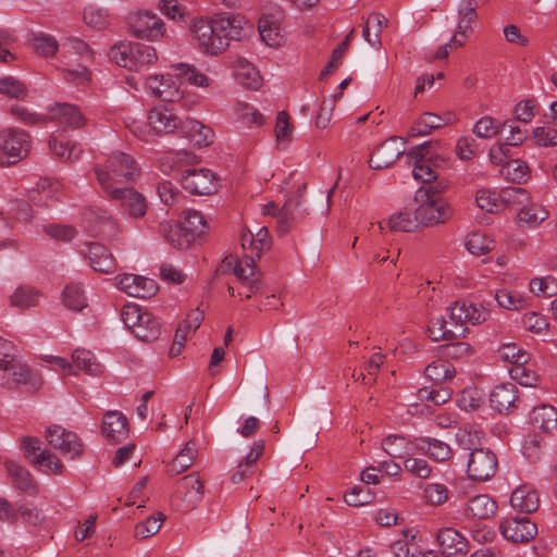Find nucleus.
I'll return each instance as SVG.
<instances>
[{"mask_svg": "<svg viewBox=\"0 0 557 557\" xmlns=\"http://www.w3.org/2000/svg\"><path fill=\"white\" fill-rule=\"evenodd\" d=\"M404 468L411 474L425 479L431 474V467L424 459L407 458L404 461Z\"/></svg>", "mask_w": 557, "mask_h": 557, "instance_id": "774afa93", "label": "nucleus"}, {"mask_svg": "<svg viewBox=\"0 0 557 557\" xmlns=\"http://www.w3.org/2000/svg\"><path fill=\"white\" fill-rule=\"evenodd\" d=\"M499 199L506 205H522L529 200L527 189L519 186H508L500 189Z\"/></svg>", "mask_w": 557, "mask_h": 557, "instance_id": "13d9d810", "label": "nucleus"}, {"mask_svg": "<svg viewBox=\"0 0 557 557\" xmlns=\"http://www.w3.org/2000/svg\"><path fill=\"white\" fill-rule=\"evenodd\" d=\"M258 30L261 39L270 47H277L281 44L280 26L268 17L259 20Z\"/></svg>", "mask_w": 557, "mask_h": 557, "instance_id": "c03bdc74", "label": "nucleus"}, {"mask_svg": "<svg viewBox=\"0 0 557 557\" xmlns=\"http://www.w3.org/2000/svg\"><path fill=\"white\" fill-rule=\"evenodd\" d=\"M90 267L101 273H113L116 269L115 259L110 250L100 243H91L86 250Z\"/></svg>", "mask_w": 557, "mask_h": 557, "instance_id": "4be33fe9", "label": "nucleus"}, {"mask_svg": "<svg viewBox=\"0 0 557 557\" xmlns=\"http://www.w3.org/2000/svg\"><path fill=\"white\" fill-rule=\"evenodd\" d=\"M30 150V136L18 128L0 132V166H9L25 159Z\"/></svg>", "mask_w": 557, "mask_h": 557, "instance_id": "39448f33", "label": "nucleus"}, {"mask_svg": "<svg viewBox=\"0 0 557 557\" xmlns=\"http://www.w3.org/2000/svg\"><path fill=\"white\" fill-rule=\"evenodd\" d=\"M405 153V141L401 137L392 136L379 145L369 159V165L373 170H383L396 162Z\"/></svg>", "mask_w": 557, "mask_h": 557, "instance_id": "f8f14e48", "label": "nucleus"}, {"mask_svg": "<svg viewBox=\"0 0 557 557\" xmlns=\"http://www.w3.org/2000/svg\"><path fill=\"white\" fill-rule=\"evenodd\" d=\"M416 447L436 461H445L451 456L450 447L436 438L418 437L416 438Z\"/></svg>", "mask_w": 557, "mask_h": 557, "instance_id": "c756f323", "label": "nucleus"}, {"mask_svg": "<svg viewBox=\"0 0 557 557\" xmlns=\"http://www.w3.org/2000/svg\"><path fill=\"white\" fill-rule=\"evenodd\" d=\"M146 86L151 94L165 102H180L182 99L181 91L172 79L171 75L164 77L163 75L149 76L146 79Z\"/></svg>", "mask_w": 557, "mask_h": 557, "instance_id": "412c9836", "label": "nucleus"}, {"mask_svg": "<svg viewBox=\"0 0 557 557\" xmlns=\"http://www.w3.org/2000/svg\"><path fill=\"white\" fill-rule=\"evenodd\" d=\"M525 363H519L510 369L511 377L522 386H534L537 376L535 373L524 367Z\"/></svg>", "mask_w": 557, "mask_h": 557, "instance_id": "338daca9", "label": "nucleus"}, {"mask_svg": "<svg viewBox=\"0 0 557 557\" xmlns=\"http://www.w3.org/2000/svg\"><path fill=\"white\" fill-rule=\"evenodd\" d=\"M205 486L195 473L182 478L175 487L172 504L182 512L194 510L203 498Z\"/></svg>", "mask_w": 557, "mask_h": 557, "instance_id": "6e6552de", "label": "nucleus"}, {"mask_svg": "<svg viewBox=\"0 0 557 557\" xmlns=\"http://www.w3.org/2000/svg\"><path fill=\"white\" fill-rule=\"evenodd\" d=\"M72 358L75 367L89 375H98L101 372L100 363L96 361V357L89 350L76 349Z\"/></svg>", "mask_w": 557, "mask_h": 557, "instance_id": "4c0bfd02", "label": "nucleus"}, {"mask_svg": "<svg viewBox=\"0 0 557 557\" xmlns=\"http://www.w3.org/2000/svg\"><path fill=\"white\" fill-rule=\"evenodd\" d=\"M159 233L163 236V238L175 249L186 250L190 246H180L178 243H183L185 232L183 227L178 225H173L168 221H163L159 224Z\"/></svg>", "mask_w": 557, "mask_h": 557, "instance_id": "49530a36", "label": "nucleus"}, {"mask_svg": "<svg viewBox=\"0 0 557 557\" xmlns=\"http://www.w3.org/2000/svg\"><path fill=\"white\" fill-rule=\"evenodd\" d=\"M388 225L395 232H412L419 224L416 215L411 218L409 212L400 211L389 218Z\"/></svg>", "mask_w": 557, "mask_h": 557, "instance_id": "6e6d98bb", "label": "nucleus"}, {"mask_svg": "<svg viewBox=\"0 0 557 557\" xmlns=\"http://www.w3.org/2000/svg\"><path fill=\"white\" fill-rule=\"evenodd\" d=\"M174 110V108L161 106L153 108L149 112L148 122L149 125L156 131V133L172 134L176 129H181L183 120L176 115Z\"/></svg>", "mask_w": 557, "mask_h": 557, "instance_id": "6ab92c4d", "label": "nucleus"}, {"mask_svg": "<svg viewBox=\"0 0 557 557\" xmlns=\"http://www.w3.org/2000/svg\"><path fill=\"white\" fill-rule=\"evenodd\" d=\"M0 94L10 98L24 99L27 96V88L15 77L5 76L0 78Z\"/></svg>", "mask_w": 557, "mask_h": 557, "instance_id": "603ef678", "label": "nucleus"}, {"mask_svg": "<svg viewBox=\"0 0 557 557\" xmlns=\"http://www.w3.org/2000/svg\"><path fill=\"white\" fill-rule=\"evenodd\" d=\"M240 242L244 250L243 261L245 262V265L250 268V274H253V264L261 258L257 257L255 253V250L259 249V244L250 231L243 232Z\"/></svg>", "mask_w": 557, "mask_h": 557, "instance_id": "09e8293b", "label": "nucleus"}, {"mask_svg": "<svg viewBox=\"0 0 557 557\" xmlns=\"http://www.w3.org/2000/svg\"><path fill=\"white\" fill-rule=\"evenodd\" d=\"M129 29L139 39L154 41L164 34V24L157 15L150 12H138L129 17Z\"/></svg>", "mask_w": 557, "mask_h": 557, "instance_id": "9b49d317", "label": "nucleus"}, {"mask_svg": "<svg viewBox=\"0 0 557 557\" xmlns=\"http://www.w3.org/2000/svg\"><path fill=\"white\" fill-rule=\"evenodd\" d=\"M133 334L143 342H154L161 334V324L154 315L145 311L140 323L133 329Z\"/></svg>", "mask_w": 557, "mask_h": 557, "instance_id": "2f4dec72", "label": "nucleus"}, {"mask_svg": "<svg viewBox=\"0 0 557 557\" xmlns=\"http://www.w3.org/2000/svg\"><path fill=\"white\" fill-rule=\"evenodd\" d=\"M178 226L185 232L183 243H178L180 246H191L208 228L203 215L196 210L185 211Z\"/></svg>", "mask_w": 557, "mask_h": 557, "instance_id": "aec40b11", "label": "nucleus"}, {"mask_svg": "<svg viewBox=\"0 0 557 557\" xmlns=\"http://www.w3.org/2000/svg\"><path fill=\"white\" fill-rule=\"evenodd\" d=\"M436 160L433 157H430L428 160H413V177L429 186L436 185L438 182H445L444 180H438L435 171L437 166Z\"/></svg>", "mask_w": 557, "mask_h": 557, "instance_id": "72a5a7b5", "label": "nucleus"}, {"mask_svg": "<svg viewBox=\"0 0 557 557\" xmlns=\"http://www.w3.org/2000/svg\"><path fill=\"white\" fill-rule=\"evenodd\" d=\"M5 468L12 479L14 486L18 491L29 495L38 494V484L26 468L13 460H8L5 462Z\"/></svg>", "mask_w": 557, "mask_h": 557, "instance_id": "b1692460", "label": "nucleus"}, {"mask_svg": "<svg viewBox=\"0 0 557 557\" xmlns=\"http://www.w3.org/2000/svg\"><path fill=\"white\" fill-rule=\"evenodd\" d=\"M503 171L508 181L521 184L529 178V166L518 159L506 161Z\"/></svg>", "mask_w": 557, "mask_h": 557, "instance_id": "8fccbe9b", "label": "nucleus"}, {"mask_svg": "<svg viewBox=\"0 0 557 557\" xmlns=\"http://www.w3.org/2000/svg\"><path fill=\"white\" fill-rule=\"evenodd\" d=\"M495 299L502 308L508 310H519L524 306V299L521 296L506 289L498 290Z\"/></svg>", "mask_w": 557, "mask_h": 557, "instance_id": "052dcab7", "label": "nucleus"}, {"mask_svg": "<svg viewBox=\"0 0 557 557\" xmlns=\"http://www.w3.org/2000/svg\"><path fill=\"white\" fill-rule=\"evenodd\" d=\"M119 286L128 296L143 299L151 298L159 290L154 280L136 274H124L119 281Z\"/></svg>", "mask_w": 557, "mask_h": 557, "instance_id": "f3484780", "label": "nucleus"}, {"mask_svg": "<svg viewBox=\"0 0 557 557\" xmlns=\"http://www.w3.org/2000/svg\"><path fill=\"white\" fill-rule=\"evenodd\" d=\"M530 423L544 433L557 429V409L550 405H540L532 409Z\"/></svg>", "mask_w": 557, "mask_h": 557, "instance_id": "bb28decb", "label": "nucleus"}, {"mask_svg": "<svg viewBox=\"0 0 557 557\" xmlns=\"http://www.w3.org/2000/svg\"><path fill=\"white\" fill-rule=\"evenodd\" d=\"M548 212L539 205L525 206L518 213L519 223H524L528 226L534 227L541 222L546 220Z\"/></svg>", "mask_w": 557, "mask_h": 557, "instance_id": "de8ad7c7", "label": "nucleus"}, {"mask_svg": "<svg viewBox=\"0 0 557 557\" xmlns=\"http://www.w3.org/2000/svg\"><path fill=\"white\" fill-rule=\"evenodd\" d=\"M165 520V516L158 511L154 516L147 518L144 522L135 527V536L147 539L157 534L161 528V523Z\"/></svg>", "mask_w": 557, "mask_h": 557, "instance_id": "3c124183", "label": "nucleus"}, {"mask_svg": "<svg viewBox=\"0 0 557 557\" xmlns=\"http://www.w3.org/2000/svg\"><path fill=\"white\" fill-rule=\"evenodd\" d=\"M181 132L198 148L207 147L213 143V131L199 121L184 120L181 124Z\"/></svg>", "mask_w": 557, "mask_h": 557, "instance_id": "5701e85b", "label": "nucleus"}, {"mask_svg": "<svg viewBox=\"0 0 557 557\" xmlns=\"http://www.w3.org/2000/svg\"><path fill=\"white\" fill-rule=\"evenodd\" d=\"M198 450L195 444L190 441L187 442L185 447L176 455L170 465L169 472L172 475H177L186 471L197 457Z\"/></svg>", "mask_w": 557, "mask_h": 557, "instance_id": "f704fd0d", "label": "nucleus"}, {"mask_svg": "<svg viewBox=\"0 0 557 557\" xmlns=\"http://www.w3.org/2000/svg\"><path fill=\"white\" fill-rule=\"evenodd\" d=\"M424 373L426 377L437 386L440 384H444L448 380H451L455 376L456 371L448 360L437 359L425 368Z\"/></svg>", "mask_w": 557, "mask_h": 557, "instance_id": "473e14b6", "label": "nucleus"}, {"mask_svg": "<svg viewBox=\"0 0 557 557\" xmlns=\"http://www.w3.org/2000/svg\"><path fill=\"white\" fill-rule=\"evenodd\" d=\"M12 349V344L0 337V385L8 388L26 384L30 376L28 367L16 358Z\"/></svg>", "mask_w": 557, "mask_h": 557, "instance_id": "20e7f679", "label": "nucleus"}, {"mask_svg": "<svg viewBox=\"0 0 557 557\" xmlns=\"http://www.w3.org/2000/svg\"><path fill=\"white\" fill-rule=\"evenodd\" d=\"M449 121L450 115L447 119H444L437 114L425 112L413 123L409 131V135L412 137L429 135L433 129L447 125Z\"/></svg>", "mask_w": 557, "mask_h": 557, "instance_id": "7c9ffc66", "label": "nucleus"}, {"mask_svg": "<svg viewBox=\"0 0 557 557\" xmlns=\"http://www.w3.org/2000/svg\"><path fill=\"white\" fill-rule=\"evenodd\" d=\"M181 184L194 195H211L218 190L216 176L208 169L187 170L182 175Z\"/></svg>", "mask_w": 557, "mask_h": 557, "instance_id": "ddd939ff", "label": "nucleus"}, {"mask_svg": "<svg viewBox=\"0 0 557 557\" xmlns=\"http://www.w3.org/2000/svg\"><path fill=\"white\" fill-rule=\"evenodd\" d=\"M17 517L20 516L25 523L33 527L41 525L46 521V517L41 509L28 504H20L16 508Z\"/></svg>", "mask_w": 557, "mask_h": 557, "instance_id": "bf43d9fd", "label": "nucleus"}, {"mask_svg": "<svg viewBox=\"0 0 557 557\" xmlns=\"http://www.w3.org/2000/svg\"><path fill=\"white\" fill-rule=\"evenodd\" d=\"M250 27L240 14L221 13L209 20H195L191 33L205 53L216 55L228 47L231 40L246 37V28Z\"/></svg>", "mask_w": 557, "mask_h": 557, "instance_id": "f257e3e1", "label": "nucleus"}, {"mask_svg": "<svg viewBox=\"0 0 557 557\" xmlns=\"http://www.w3.org/2000/svg\"><path fill=\"white\" fill-rule=\"evenodd\" d=\"M344 499L347 505L358 507L370 503L371 495L368 488L362 485H358L346 493Z\"/></svg>", "mask_w": 557, "mask_h": 557, "instance_id": "69168bd1", "label": "nucleus"}, {"mask_svg": "<svg viewBox=\"0 0 557 557\" xmlns=\"http://www.w3.org/2000/svg\"><path fill=\"white\" fill-rule=\"evenodd\" d=\"M448 187L447 182H438L436 185L420 187L414 194V210L419 225L431 226L444 223L451 216V209L440 198Z\"/></svg>", "mask_w": 557, "mask_h": 557, "instance_id": "7ed1b4c3", "label": "nucleus"}, {"mask_svg": "<svg viewBox=\"0 0 557 557\" xmlns=\"http://www.w3.org/2000/svg\"><path fill=\"white\" fill-rule=\"evenodd\" d=\"M524 141V137H515L509 136L506 138V141L504 144H500L496 148H492L490 150V160L493 164L499 165L503 164L507 158H509V146H518Z\"/></svg>", "mask_w": 557, "mask_h": 557, "instance_id": "864d4df0", "label": "nucleus"}, {"mask_svg": "<svg viewBox=\"0 0 557 557\" xmlns=\"http://www.w3.org/2000/svg\"><path fill=\"white\" fill-rule=\"evenodd\" d=\"M134 50L135 42H120L110 49L109 57L117 65L133 71Z\"/></svg>", "mask_w": 557, "mask_h": 557, "instance_id": "c9c22d12", "label": "nucleus"}, {"mask_svg": "<svg viewBox=\"0 0 557 557\" xmlns=\"http://www.w3.org/2000/svg\"><path fill=\"white\" fill-rule=\"evenodd\" d=\"M62 300L69 309L74 311H82L87 306L82 287L75 283L65 286Z\"/></svg>", "mask_w": 557, "mask_h": 557, "instance_id": "ea45409f", "label": "nucleus"}, {"mask_svg": "<svg viewBox=\"0 0 557 557\" xmlns=\"http://www.w3.org/2000/svg\"><path fill=\"white\" fill-rule=\"evenodd\" d=\"M453 396V391L444 384L437 386L433 385L432 388L423 387L418 392V398L420 400L432 401L434 405H444Z\"/></svg>", "mask_w": 557, "mask_h": 557, "instance_id": "58836bf2", "label": "nucleus"}, {"mask_svg": "<svg viewBox=\"0 0 557 557\" xmlns=\"http://www.w3.org/2000/svg\"><path fill=\"white\" fill-rule=\"evenodd\" d=\"M386 454L393 458H403L406 454V440L403 436L391 435L382 442Z\"/></svg>", "mask_w": 557, "mask_h": 557, "instance_id": "680f3d73", "label": "nucleus"}, {"mask_svg": "<svg viewBox=\"0 0 557 557\" xmlns=\"http://www.w3.org/2000/svg\"><path fill=\"white\" fill-rule=\"evenodd\" d=\"M101 432L109 442L121 443L128 436V420L122 412L109 410L103 414Z\"/></svg>", "mask_w": 557, "mask_h": 557, "instance_id": "a211bd4d", "label": "nucleus"}, {"mask_svg": "<svg viewBox=\"0 0 557 557\" xmlns=\"http://www.w3.org/2000/svg\"><path fill=\"white\" fill-rule=\"evenodd\" d=\"M510 504L513 509L520 512L532 513L540 506V497L536 491H532L527 486H519L512 492Z\"/></svg>", "mask_w": 557, "mask_h": 557, "instance_id": "cd10ccee", "label": "nucleus"}, {"mask_svg": "<svg viewBox=\"0 0 557 557\" xmlns=\"http://www.w3.org/2000/svg\"><path fill=\"white\" fill-rule=\"evenodd\" d=\"M107 178L104 173L99 172L98 183L109 197L120 200L128 216L134 219L143 218L147 212L146 198L133 188L112 186V183L108 182Z\"/></svg>", "mask_w": 557, "mask_h": 557, "instance_id": "423d86ee", "label": "nucleus"}, {"mask_svg": "<svg viewBox=\"0 0 557 557\" xmlns=\"http://www.w3.org/2000/svg\"><path fill=\"white\" fill-rule=\"evenodd\" d=\"M466 247L470 253L474 256H482L493 250L495 247V243L486 235L479 232H474L468 236Z\"/></svg>", "mask_w": 557, "mask_h": 557, "instance_id": "37998d69", "label": "nucleus"}, {"mask_svg": "<svg viewBox=\"0 0 557 557\" xmlns=\"http://www.w3.org/2000/svg\"><path fill=\"white\" fill-rule=\"evenodd\" d=\"M41 441L34 436L22 437L21 446L25 458L35 468H46V472L62 474L64 466L61 460L49 449H42Z\"/></svg>", "mask_w": 557, "mask_h": 557, "instance_id": "1a4fd4ad", "label": "nucleus"}, {"mask_svg": "<svg viewBox=\"0 0 557 557\" xmlns=\"http://www.w3.org/2000/svg\"><path fill=\"white\" fill-rule=\"evenodd\" d=\"M174 75L177 77H186L187 81L196 86L207 87L209 86V78L207 75L198 71L195 66L186 63H177L172 65Z\"/></svg>", "mask_w": 557, "mask_h": 557, "instance_id": "a19ab883", "label": "nucleus"}, {"mask_svg": "<svg viewBox=\"0 0 557 557\" xmlns=\"http://www.w3.org/2000/svg\"><path fill=\"white\" fill-rule=\"evenodd\" d=\"M424 497L433 506L444 504L448 498V490L444 484L432 483L424 488Z\"/></svg>", "mask_w": 557, "mask_h": 557, "instance_id": "e2e57ef3", "label": "nucleus"}, {"mask_svg": "<svg viewBox=\"0 0 557 557\" xmlns=\"http://www.w3.org/2000/svg\"><path fill=\"white\" fill-rule=\"evenodd\" d=\"M499 529L503 536L512 543H527L537 533L536 524L528 517L506 518Z\"/></svg>", "mask_w": 557, "mask_h": 557, "instance_id": "4468645a", "label": "nucleus"}, {"mask_svg": "<svg viewBox=\"0 0 557 557\" xmlns=\"http://www.w3.org/2000/svg\"><path fill=\"white\" fill-rule=\"evenodd\" d=\"M436 539L446 557H467L469 554V541L454 528L440 529Z\"/></svg>", "mask_w": 557, "mask_h": 557, "instance_id": "dca6fc26", "label": "nucleus"}, {"mask_svg": "<svg viewBox=\"0 0 557 557\" xmlns=\"http://www.w3.org/2000/svg\"><path fill=\"white\" fill-rule=\"evenodd\" d=\"M236 81L251 90H258L262 85V77L258 70L244 58H238L234 63Z\"/></svg>", "mask_w": 557, "mask_h": 557, "instance_id": "a878e982", "label": "nucleus"}, {"mask_svg": "<svg viewBox=\"0 0 557 557\" xmlns=\"http://www.w3.org/2000/svg\"><path fill=\"white\" fill-rule=\"evenodd\" d=\"M32 49L44 57H51L58 51L57 40L49 35L40 34L36 35L32 39Z\"/></svg>", "mask_w": 557, "mask_h": 557, "instance_id": "5fc2aeb1", "label": "nucleus"}, {"mask_svg": "<svg viewBox=\"0 0 557 557\" xmlns=\"http://www.w3.org/2000/svg\"><path fill=\"white\" fill-rule=\"evenodd\" d=\"M530 290L536 296L553 297L557 294V281L553 276L532 278Z\"/></svg>", "mask_w": 557, "mask_h": 557, "instance_id": "4d7b16f0", "label": "nucleus"}, {"mask_svg": "<svg viewBox=\"0 0 557 557\" xmlns=\"http://www.w3.org/2000/svg\"><path fill=\"white\" fill-rule=\"evenodd\" d=\"M497 503L487 494L476 495L467 503L465 513L469 518L488 519L497 511Z\"/></svg>", "mask_w": 557, "mask_h": 557, "instance_id": "393cba45", "label": "nucleus"}, {"mask_svg": "<svg viewBox=\"0 0 557 557\" xmlns=\"http://www.w3.org/2000/svg\"><path fill=\"white\" fill-rule=\"evenodd\" d=\"M52 119L64 127L75 129L82 127L85 123L84 116L75 106L60 103L52 109Z\"/></svg>", "mask_w": 557, "mask_h": 557, "instance_id": "c85d7f7f", "label": "nucleus"}, {"mask_svg": "<svg viewBox=\"0 0 557 557\" xmlns=\"http://www.w3.org/2000/svg\"><path fill=\"white\" fill-rule=\"evenodd\" d=\"M513 383H503L494 387L490 395L491 407L502 414H511L520 406L521 399Z\"/></svg>", "mask_w": 557, "mask_h": 557, "instance_id": "2eb2a0df", "label": "nucleus"}, {"mask_svg": "<svg viewBox=\"0 0 557 557\" xmlns=\"http://www.w3.org/2000/svg\"><path fill=\"white\" fill-rule=\"evenodd\" d=\"M449 321L444 317H437L430 321L428 332L432 341H454L466 337L469 329L467 323L472 325L486 321L490 312L480 309L473 304L457 300L449 308Z\"/></svg>", "mask_w": 557, "mask_h": 557, "instance_id": "f03ea898", "label": "nucleus"}, {"mask_svg": "<svg viewBox=\"0 0 557 557\" xmlns=\"http://www.w3.org/2000/svg\"><path fill=\"white\" fill-rule=\"evenodd\" d=\"M133 57V71H138L147 65L154 63L158 59L156 49L151 46L135 42Z\"/></svg>", "mask_w": 557, "mask_h": 557, "instance_id": "a18cd8bd", "label": "nucleus"}, {"mask_svg": "<svg viewBox=\"0 0 557 557\" xmlns=\"http://www.w3.org/2000/svg\"><path fill=\"white\" fill-rule=\"evenodd\" d=\"M62 445L57 449L70 459H77L84 454V444L79 436L72 431H67L65 437L61 441Z\"/></svg>", "mask_w": 557, "mask_h": 557, "instance_id": "79ce46f5", "label": "nucleus"}, {"mask_svg": "<svg viewBox=\"0 0 557 557\" xmlns=\"http://www.w3.org/2000/svg\"><path fill=\"white\" fill-rule=\"evenodd\" d=\"M497 457L491 449L475 448L469 454L467 473L473 481H487L497 471Z\"/></svg>", "mask_w": 557, "mask_h": 557, "instance_id": "9d476101", "label": "nucleus"}, {"mask_svg": "<svg viewBox=\"0 0 557 557\" xmlns=\"http://www.w3.org/2000/svg\"><path fill=\"white\" fill-rule=\"evenodd\" d=\"M84 21L92 28L102 29L108 24V14L102 9L89 7L84 11Z\"/></svg>", "mask_w": 557, "mask_h": 557, "instance_id": "0e129e2a", "label": "nucleus"}, {"mask_svg": "<svg viewBox=\"0 0 557 557\" xmlns=\"http://www.w3.org/2000/svg\"><path fill=\"white\" fill-rule=\"evenodd\" d=\"M40 293L29 286H20L12 294L10 300L11 305L20 309H28L38 304Z\"/></svg>", "mask_w": 557, "mask_h": 557, "instance_id": "e433bc0d", "label": "nucleus"}, {"mask_svg": "<svg viewBox=\"0 0 557 557\" xmlns=\"http://www.w3.org/2000/svg\"><path fill=\"white\" fill-rule=\"evenodd\" d=\"M99 172L107 175V180L112 183V186L119 183L134 181L140 174V170L134 158L121 151H114L108 157L106 169H101L98 165L95 166L97 177Z\"/></svg>", "mask_w": 557, "mask_h": 557, "instance_id": "0eeeda50", "label": "nucleus"}]
</instances>
